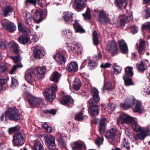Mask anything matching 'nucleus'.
Instances as JSON below:
<instances>
[{"instance_id": "nucleus-1", "label": "nucleus", "mask_w": 150, "mask_h": 150, "mask_svg": "<svg viewBox=\"0 0 150 150\" xmlns=\"http://www.w3.org/2000/svg\"><path fill=\"white\" fill-rule=\"evenodd\" d=\"M5 120L7 122V117L9 120H12L17 122L20 120V114L16 108H8L4 112Z\"/></svg>"}, {"instance_id": "nucleus-2", "label": "nucleus", "mask_w": 150, "mask_h": 150, "mask_svg": "<svg viewBox=\"0 0 150 150\" xmlns=\"http://www.w3.org/2000/svg\"><path fill=\"white\" fill-rule=\"evenodd\" d=\"M57 88V86L55 85L45 89L43 92L45 99L50 102H52L55 98Z\"/></svg>"}, {"instance_id": "nucleus-3", "label": "nucleus", "mask_w": 150, "mask_h": 150, "mask_svg": "<svg viewBox=\"0 0 150 150\" xmlns=\"http://www.w3.org/2000/svg\"><path fill=\"white\" fill-rule=\"evenodd\" d=\"M25 137L21 132L15 133L13 135V144L14 146H21L25 143Z\"/></svg>"}, {"instance_id": "nucleus-4", "label": "nucleus", "mask_w": 150, "mask_h": 150, "mask_svg": "<svg viewBox=\"0 0 150 150\" xmlns=\"http://www.w3.org/2000/svg\"><path fill=\"white\" fill-rule=\"evenodd\" d=\"M109 16L108 14L104 10H99L98 14V21L100 22L101 24L105 25L110 22Z\"/></svg>"}, {"instance_id": "nucleus-5", "label": "nucleus", "mask_w": 150, "mask_h": 150, "mask_svg": "<svg viewBox=\"0 0 150 150\" xmlns=\"http://www.w3.org/2000/svg\"><path fill=\"white\" fill-rule=\"evenodd\" d=\"M136 99L133 96H129L125 99V102L121 105L124 110H127L132 107L135 103Z\"/></svg>"}, {"instance_id": "nucleus-6", "label": "nucleus", "mask_w": 150, "mask_h": 150, "mask_svg": "<svg viewBox=\"0 0 150 150\" xmlns=\"http://www.w3.org/2000/svg\"><path fill=\"white\" fill-rule=\"evenodd\" d=\"M32 49L33 51V55L36 59L43 58L45 54L43 49L40 46L34 47Z\"/></svg>"}, {"instance_id": "nucleus-7", "label": "nucleus", "mask_w": 150, "mask_h": 150, "mask_svg": "<svg viewBox=\"0 0 150 150\" xmlns=\"http://www.w3.org/2000/svg\"><path fill=\"white\" fill-rule=\"evenodd\" d=\"M3 28L10 33H13L16 29L15 24L6 19H4L2 21Z\"/></svg>"}, {"instance_id": "nucleus-8", "label": "nucleus", "mask_w": 150, "mask_h": 150, "mask_svg": "<svg viewBox=\"0 0 150 150\" xmlns=\"http://www.w3.org/2000/svg\"><path fill=\"white\" fill-rule=\"evenodd\" d=\"M134 117H131L125 114L120 115L117 120V123L122 124H126L130 125L132 122L134 121Z\"/></svg>"}, {"instance_id": "nucleus-9", "label": "nucleus", "mask_w": 150, "mask_h": 150, "mask_svg": "<svg viewBox=\"0 0 150 150\" xmlns=\"http://www.w3.org/2000/svg\"><path fill=\"white\" fill-rule=\"evenodd\" d=\"M97 103L92 102L91 100L89 101V112L91 116L97 115L99 113L100 109Z\"/></svg>"}, {"instance_id": "nucleus-10", "label": "nucleus", "mask_w": 150, "mask_h": 150, "mask_svg": "<svg viewBox=\"0 0 150 150\" xmlns=\"http://www.w3.org/2000/svg\"><path fill=\"white\" fill-rule=\"evenodd\" d=\"M35 71L34 69H30L27 70L25 73V77L27 81L32 84L35 80V77H36Z\"/></svg>"}, {"instance_id": "nucleus-11", "label": "nucleus", "mask_w": 150, "mask_h": 150, "mask_svg": "<svg viewBox=\"0 0 150 150\" xmlns=\"http://www.w3.org/2000/svg\"><path fill=\"white\" fill-rule=\"evenodd\" d=\"M107 49L108 51L110 52L111 54L113 56L115 54H117L118 52V48L117 46L115 41L114 40L108 41Z\"/></svg>"}, {"instance_id": "nucleus-12", "label": "nucleus", "mask_w": 150, "mask_h": 150, "mask_svg": "<svg viewBox=\"0 0 150 150\" xmlns=\"http://www.w3.org/2000/svg\"><path fill=\"white\" fill-rule=\"evenodd\" d=\"M117 133V129L112 128L108 129L105 133V137L110 142H112L115 140Z\"/></svg>"}, {"instance_id": "nucleus-13", "label": "nucleus", "mask_w": 150, "mask_h": 150, "mask_svg": "<svg viewBox=\"0 0 150 150\" xmlns=\"http://www.w3.org/2000/svg\"><path fill=\"white\" fill-rule=\"evenodd\" d=\"M46 144L47 147L51 150L54 149L56 147L55 139L54 137L52 135L47 136L45 137Z\"/></svg>"}, {"instance_id": "nucleus-14", "label": "nucleus", "mask_w": 150, "mask_h": 150, "mask_svg": "<svg viewBox=\"0 0 150 150\" xmlns=\"http://www.w3.org/2000/svg\"><path fill=\"white\" fill-rule=\"evenodd\" d=\"M43 12L40 10H36L32 19L34 23H39L42 21L43 18L42 17Z\"/></svg>"}, {"instance_id": "nucleus-15", "label": "nucleus", "mask_w": 150, "mask_h": 150, "mask_svg": "<svg viewBox=\"0 0 150 150\" xmlns=\"http://www.w3.org/2000/svg\"><path fill=\"white\" fill-rule=\"evenodd\" d=\"M72 1L75 7V9L77 11H81L86 7L83 0H72Z\"/></svg>"}, {"instance_id": "nucleus-16", "label": "nucleus", "mask_w": 150, "mask_h": 150, "mask_svg": "<svg viewBox=\"0 0 150 150\" xmlns=\"http://www.w3.org/2000/svg\"><path fill=\"white\" fill-rule=\"evenodd\" d=\"M28 101L32 108H35L40 105L42 100L39 98L32 97L28 98Z\"/></svg>"}, {"instance_id": "nucleus-17", "label": "nucleus", "mask_w": 150, "mask_h": 150, "mask_svg": "<svg viewBox=\"0 0 150 150\" xmlns=\"http://www.w3.org/2000/svg\"><path fill=\"white\" fill-rule=\"evenodd\" d=\"M118 43L120 49V51L121 53L124 54H127L129 50L127 43L123 39L119 40Z\"/></svg>"}, {"instance_id": "nucleus-18", "label": "nucleus", "mask_w": 150, "mask_h": 150, "mask_svg": "<svg viewBox=\"0 0 150 150\" xmlns=\"http://www.w3.org/2000/svg\"><path fill=\"white\" fill-rule=\"evenodd\" d=\"M56 62L60 65H64L66 62V59L62 52H58L53 57Z\"/></svg>"}, {"instance_id": "nucleus-19", "label": "nucleus", "mask_w": 150, "mask_h": 150, "mask_svg": "<svg viewBox=\"0 0 150 150\" xmlns=\"http://www.w3.org/2000/svg\"><path fill=\"white\" fill-rule=\"evenodd\" d=\"M35 70L36 71L35 74L37 73L36 78L39 79H42L44 76L45 74L47 69L45 66H42L41 67H37L36 70Z\"/></svg>"}, {"instance_id": "nucleus-20", "label": "nucleus", "mask_w": 150, "mask_h": 150, "mask_svg": "<svg viewBox=\"0 0 150 150\" xmlns=\"http://www.w3.org/2000/svg\"><path fill=\"white\" fill-rule=\"evenodd\" d=\"M67 69L70 72L75 73L77 71L78 69V64L75 62H71L67 65Z\"/></svg>"}, {"instance_id": "nucleus-21", "label": "nucleus", "mask_w": 150, "mask_h": 150, "mask_svg": "<svg viewBox=\"0 0 150 150\" xmlns=\"http://www.w3.org/2000/svg\"><path fill=\"white\" fill-rule=\"evenodd\" d=\"M63 15V18L65 23L69 24L73 21V14L71 12L67 11L64 13Z\"/></svg>"}, {"instance_id": "nucleus-22", "label": "nucleus", "mask_w": 150, "mask_h": 150, "mask_svg": "<svg viewBox=\"0 0 150 150\" xmlns=\"http://www.w3.org/2000/svg\"><path fill=\"white\" fill-rule=\"evenodd\" d=\"M60 102L62 104L69 107L70 104H72L74 102L71 96H66L60 101Z\"/></svg>"}, {"instance_id": "nucleus-23", "label": "nucleus", "mask_w": 150, "mask_h": 150, "mask_svg": "<svg viewBox=\"0 0 150 150\" xmlns=\"http://www.w3.org/2000/svg\"><path fill=\"white\" fill-rule=\"evenodd\" d=\"M91 94L92 96V98L89 100H91L92 102H98L100 100L98 90L96 88H94L91 90Z\"/></svg>"}, {"instance_id": "nucleus-24", "label": "nucleus", "mask_w": 150, "mask_h": 150, "mask_svg": "<svg viewBox=\"0 0 150 150\" xmlns=\"http://www.w3.org/2000/svg\"><path fill=\"white\" fill-rule=\"evenodd\" d=\"M73 150H86V147L85 144L79 142H74L72 145Z\"/></svg>"}, {"instance_id": "nucleus-25", "label": "nucleus", "mask_w": 150, "mask_h": 150, "mask_svg": "<svg viewBox=\"0 0 150 150\" xmlns=\"http://www.w3.org/2000/svg\"><path fill=\"white\" fill-rule=\"evenodd\" d=\"M43 146L40 140L37 139L33 142V150H43Z\"/></svg>"}, {"instance_id": "nucleus-26", "label": "nucleus", "mask_w": 150, "mask_h": 150, "mask_svg": "<svg viewBox=\"0 0 150 150\" xmlns=\"http://www.w3.org/2000/svg\"><path fill=\"white\" fill-rule=\"evenodd\" d=\"M10 49L16 54H18L20 52L19 47L15 42L12 41L10 42Z\"/></svg>"}, {"instance_id": "nucleus-27", "label": "nucleus", "mask_w": 150, "mask_h": 150, "mask_svg": "<svg viewBox=\"0 0 150 150\" xmlns=\"http://www.w3.org/2000/svg\"><path fill=\"white\" fill-rule=\"evenodd\" d=\"M61 75L58 71H55L53 72L50 77V79L54 83H58L59 79L61 77Z\"/></svg>"}, {"instance_id": "nucleus-28", "label": "nucleus", "mask_w": 150, "mask_h": 150, "mask_svg": "<svg viewBox=\"0 0 150 150\" xmlns=\"http://www.w3.org/2000/svg\"><path fill=\"white\" fill-rule=\"evenodd\" d=\"M116 6L120 9H124L127 5V2L126 0H115Z\"/></svg>"}, {"instance_id": "nucleus-29", "label": "nucleus", "mask_w": 150, "mask_h": 150, "mask_svg": "<svg viewBox=\"0 0 150 150\" xmlns=\"http://www.w3.org/2000/svg\"><path fill=\"white\" fill-rule=\"evenodd\" d=\"M132 67L129 66H128L126 67L125 69L124 74L123 77H132L134 74V73L132 72Z\"/></svg>"}, {"instance_id": "nucleus-30", "label": "nucleus", "mask_w": 150, "mask_h": 150, "mask_svg": "<svg viewBox=\"0 0 150 150\" xmlns=\"http://www.w3.org/2000/svg\"><path fill=\"white\" fill-rule=\"evenodd\" d=\"M73 26L76 33H83L85 32V30L76 21H75L74 23L73 24Z\"/></svg>"}, {"instance_id": "nucleus-31", "label": "nucleus", "mask_w": 150, "mask_h": 150, "mask_svg": "<svg viewBox=\"0 0 150 150\" xmlns=\"http://www.w3.org/2000/svg\"><path fill=\"white\" fill-rule=\"evenodd\" d=\"M18 39L20 43L24 45L28 42L30 38L28 35L24 34L19 37Z\"/></svg>"}, {"instance_id": "nucleus-32", "label": "nucleus", "mask_w": 150, "mask_h": 150, "mask_svg": "<svg viewBox=\"0 0 150 150\" xmlns=\"http://www.w3.org/2000/svg\"><path fill=\"white\" fill-rule=\"evenodd\" d=\"M13 7L10 6H6L3 11V15L4 17H7L8 13L13 12Z\"/></svg>"}, {"instance_id": "nucleus-33", "label": "nucleus", "mask_w": 150, "mask_h": 150, "mask_svg": "<svg viewBox=\"0 0 150 150\" xmlns=\"http://www.w3.org/2000/svg\"><path fill=\"white\" fill-rule=\"evenodd\" d=\"M71 50L74 53L77 54L81 53L82 52V48L77 45H73L71 46Z\"/></svg>"}, {"instance_id": "nucleus-34", "label": "nucleus", "mask_w": 150, "mask_h": 150, "mask_svg": "<svg viewBox=\"0 0 150 150\" xmlns=\"http://www.w3.org/2000/svg\"><path fill=\"white\" fill-rule=\"evenodd\" d=\"M142 103L138 100L134 107L133 111L134 112H137L139 113H142Z\"/></svg>"}, {"instance_id": "nucleus-35", "label": "nucleus", "mask_w": 150, "mask_h": 150, "mask_svg": "<svg viewBox=\"0 0 150 150\" xmlns=\"http://www.w3.org/2000/svg\"><path fill=\"white\" fill-rule=\"evenodd\" d=\"M83 113L81 112L77 114L75 117V120L76 121H81L87 118L86 115H83Z\"/></svg>"}, {"instance_id": "nucleus-36", "label": "nucleus", "mask_w": 150, "mask_h": 150, "mask_svg": "<svg viewBox=\"0 0 150 150\" xmlns=\"http://www.w3.org/2000/svg\"><path fill=\"white\" fill-rule=\"evenodd\" d=\"M129 77H123L125 84L126 86H129L134 85V83L132 81V79Z\"/></svg>"}, {"instance_id": "nucleus-37", "label": "nucleus", "mask_w": 150, "mask_h": 150, "mask_svg": "<svg viewBox=\"0 0 150 150\" xmlns=\"http://www.w3.org/2000/svg\"><path fill=\"white\" fill-rule=\"evenodd\" d=\"M81 85V83L80 80L77 79L74 80L73 87L74 89L77 91L79 89Z\"/></svg>"}, {"instance_id": "nucleus-38", "label": "nucleus", "mask_w": 150, "mask_h": 150, "mask_svg": "<svg viewBox=\"0 0 150 150\" xmlns=\"http://www.w3.org/2000/svg\"><path fill=\"white\" fill-rule=\"evenodd\" d=\"M112 67L115 74H118L121 73L122 70V68L121 66H118L117 65L116 63H115L113 64Z\"/></svg>"}, {"instance_id": "nucleus-39", "label": "nucleus", "mask_w": 150, "mask_h": 150, "mask_svg": "<svg viewBox=\"0 0 150 150\" xmlns=\"http://www.w3.org/2000/svg\"><path fill=\"white\" fill-rule=\"evenodd\" d=\"M134 122H132L130 125L135 132H138L140 130V128L137 124V121L134 119Z\"/></svg>"}, {"instance_id": "nucleus-40", "label": "nucleus", "mask_w": 150, "mask_h": 150, "mask_svg": "<svg viewBox=\"0 0 150 150\" xmlns=\"http://www.w3.org/2000/svg\"><path fill=\"white\" fill-rule=\"evenodd\" d=\"M88 61L89 62L88 66L89 69L92 70L96 68L97 63L95 61L91 60L90 59Z\"/></svg>"}, {"instance_id": "nucleus-41", "label": "nucleus", "mask_w": 150, "mask_h": 150, "mask_svg": "<svg viewBox=\"0 0 150 150\" xmlns=\"http://www.w3.org/2000/svg\"><path fill=\"white\" fill-rule=\"evenodd\" d=\"M93 42L95 45H97L99 44V39L97 32L95 30L93 33Z\"/></svg>"}, {"instance_id": "nucleus-42", "label": "nucleus", "mask_w": 150, "mask_h": 150, "mask_svg": "<svg viewBox=\"0 0 150 150\" xmlns=\"http://www.w3.org/2000/svg\"><path fill=\"white\" fill-rule=\"evenodd\" d=\"M20 128L21 127L19 125L10 127L8 129V132L10 134H11L14 132L18 131Z\"/></svg>"}, {"instance_id": "nucleus-43", "label": "nucleus", "mask_w": 150, "mask_h": 150, "mask_svg": "<svg viewBox=\"0 0 150 150\" xmlns=\"http://www.w3.org/2000/svg\"><path fill=\"white\" fill-rule=\"evenodd\" d=\"M147 134H137L134 137V139L135 140L137 141L139 139L142 140L144 139L147 136Z\"/></svg>"}, {"instance_id": "nucleus-44", "label": "nucleus", "mask_w": 150, "mask_h": 150, "mask_svg": "<svg viewBox=\"0 0 150 150\" xmlns=\"http://www.w3.org/2000/svg\"><path fill=\"white\" fill-rule=\"evenodd\" d=\"M62 33L65 35V37L68 39H72V33L69 30H64L62 31Z\"/></svg>"}, {"instance_id": "nucleus-45", "label": "nucleus", "mask_w": 150, "mask_h": 150, "mask_svg": "<svg viewBox=\"0 0 150 150\" xmlns=\"http://www.w3.org/2000/svg\"><path fill=\"white\" fill-rule=\"evenodd\" d=\"M90 13L91 11L89 8L87 7L85 13H83L82 15L84 18L88 19L90 20L91 19V18Z\"/></svg>"}, {"instance_id": "nucleus-46", "label": "nucleus", "mask_w": 150, "mask_h": 150, "mask_svg": "<svg viewBox=\"0 0 150 150\" xmlns=\"http://www.w3.org/2000/svg\"><path fill=\"white\" fill-rule=\"evenodd\" d=\"M18 31L21 33H24L26 32V30L25 28V26L22 25L21 22L18 23Z\"/></svg>"}, {"instance_id": "nucleus-47", "label": "nucleus", "mask_w": 150, "mask_h": 150, "mask_svg": "<svg viewBox=\"0 0 150 150\" xmlns=\"http://www.w3.org/2000/svg\"><path fill=\"white\" fill-rule=\"evenodd\" d=\"M145 9L144 10L145 13V17L146 19L150 18V8L147 6H145Z\"/></svg>"}, {"instance_id": "nucleus-48", "label": "nucleus", "mask_w": 150, "mask_h": 150, "mask_svg": "<svg viewBox=\"0 0 150 150\" xmlns=\"http://www.w3.org/2000/svg\"><path fill=\"white\" fill-rule=\"evenodd\" d=\"M137 67L139 71L142 73L145 70L144 64L142 63H141L140 64H137Z\"/></svg>"}, {"instance_id": "nucleus-49", "label": "nucleus", "mask_w": 150, "mask_h": 150, "mask_svg": "<svg viewBox=\"0 0 150 150\" xmlns=\"http://www.w3.org/2000/svg\"><path fill=\"white\" fill-rule=\"evenodd\" d=\"M7 69L6 65L3 63H0V73L4 72Z\"/></svg>"}, {"instance_id": "nucleus-50", "label": "nucleus", "mask_w": 150, "mask_h": 150, "mask_svg": "<svg viewBox=\"0 0 150 150\" xmlns=\"http://www.w3.org/2000/svg\"><path fill=\"white\" fill-rule=\"evenodd\" d=\"M142 29L143 31L144 30H148V32L150 33V23L144 24L142 26Z\"/></svg>"}, {"instance_id": "nucleus-51", "label": "nucleus", "mask_w": 150, "mask_h": 150, "mask_svg": "<svg viewBox=\"0 0 150 150\" xmlns=\"http://www.w3.org/2000/svg\"><path fill=\"white\" fill-rule=\"evenodd\" d=\"M105 131V126H99V132L100 134L101 135L103 134Z\"/></svg>"}, {"instance_id": "nucleus-52", "label": "nucleus", "mask_w": 150, "mask_h": 150, "mask_svg": "<svg viewBox=\"0 0 150 150\" xmlns=\"http://www.w3.org/2000/svg\"><path fill=\"white\" fill-rule=\"evenodd\" d=\"M37 1V0H25V4L26 5L28 4H30L35 6Z\"/></svg>"}, {"instance_id": "nucleus-53", "label": "nucleus", "mask_w": 150, "mask_h": 150, "mask_svg": "<svg viewBox=\"0 0 150 150\" xmlns=\"http://www.w3.org/2000/svg\"><path fill=\"white\" fill-rule=\"evenodd\" d=\"M26 20L25 23L26 24H28V21L29 20L30 21H31V18L32 15L30 13H26L25 16Z\"/></svg>"}, {"instance_id": "nucleus-54", "label": "nucleus", "mask_w": 150, "mask_h": 150, "mask_svg": "<svg viewBox=\"0 0 150 150\" xmlns=\"http://www.w3.org/2000/svg\"><path fill=\"white\" fill-rule=\"evenodd\" d=\"M138 52L139 54L140 55L143 54L145 52V47H139L138 49Z\"/></svg>"}, {"instance_id": "nucleus-55", "label": "nucleus", "mask_w": 150, "mask_h": 150, "mask_svg": "<svg viewBox=\"0 0 150 150\" xmlns=\"http://www.w3.org/2000/svg\"><path fill=\"white\" fill-rule=\"evenodd\" d=\"M145 41L142 39H141L139 40V47H145Z\"/></svg>"}, {"instance_id": "nucleus-56", "label": "nucleus", "mask_w": 150, "mask_h": 150, "mask_svg": "<svg viewBox=\"0 0 150 150\" xmlns=\"http://www.w3.org/2000/svg\"><path fill=\"white\" fill-rule=\"evenodd\" d=\"M106 122V119L104 118H102L100 121V125L99 126H105V123Z\"/></svg>"}, {"instance_id": "nucleus-57", "label": "nucleus", "mask_w": 150, "mask_h": 150, "mask_svg": "<svg viewBox=\"0 0 150 150\" xmlns=\"http://www.w3.org/2000/svg\"><path fill=\"white\" fill-rule=\"evenodd\" d=\"M20 55L18 54L17 56H15L12 57L13 60L15 63H17L19 61Z\"/></svg>"}, {"instance_id": "nucleus-58", "label": "nucleus", "mask_w": 150, "mask_h": 150, "mask_svg": "<svg viewBox=\"0 0 150 150\" xmlns=\"http://www.w3.org/2000/svg\"><path fill=\"white\" fill-rule=\"evenodd\" d=\"M103 141V139L102 138L100 137H98L96 140L95 143L97 145H99L101 144Z\"/></svg>"}, {"instance_id": "nucleus-59", "label": "nucleus", "mask_w": 150, "mask_h": 150, "mask_svg": "<svg viewBox=\"0 0 150 150\" xmlns=\"http://www.w3.org/2000/svg\"><path fill=\"white\" fill-rule=\"evenodd\" d=\"M102 58V55L100 51L98 53V55L95 57V59L98 61L100 59H101Z\"/></svg>"}, {"instance_id": "nucleus-60", "label": "nucleus", "mask_w": 150, "mask_h": 150, "mask_svg": "<svg viewBox=\"0 0 150 150\" xmlns=\"http://www.w3.org/2000/svg\"><path fill=\"white\" fill-rule=\"evenodd\" d=\"M126 23V21L125 19L122 18L120 19V26L122 27L124 26L125 25V23Z\"/></svg>"}, {"instance_id": "nucleus-61", "label": "nucleus", "mask_w": 150, "mask_h": 150, "mask_svg": "<svg viewBox=\"0 0 150 150\" xmlns=\"http://www.w3.org/2000/svg\"><path fill=\"white\" fill-rule=\"evenodd\" d=\"M7 82V80L6 79H0V86H1V88H2L3 85L6 83Z\"/></svg>"}, {"instance_id": "nucleus-62", "label": "nucleus", "mask_w": 150, "mask_h": 150, "mask_svg": "<svg viewBox=\"0 0 150 150\" xmlns=\"http://www.w3.org/2000/svg\"><path fill=\"white\" fill-rule=\"evenodd\" d=\"M111 64L108 63H106L105 64H101L100 65V67L104 68H107L109 67H110Z\"/></svg>"}, {"instance_id": "nucleus-63", "label": "nucleus", "mask_w": 150, "mask_h": 150, "mask_svg": "<svg viewBox=\"0 0 150 150\" xmlns=\"http://www.w3.org/2000/svg\"><path fill=\"white\" fill-rule=\"evenodd\" d=\"M132 29V32L133 33H136L137 32V28H136L135 25H133L131 27Z\"/></svg>"}, {"instance_id": "nucleus-64", "label": "nucleus", "mask_w": 150, "mask_h": 150, "mask_svg": "<svg viewBox=\"0 0 150 150\" xmlns=\"http://www.w3.org/2000/svg\"><path fill=\"white\" fill-rule=\"evenodd\" d=\"M108 108L112 111H113L115 110V107L114 105H111V104H109L108 106Z\"/></svg>"}]
</instances>
